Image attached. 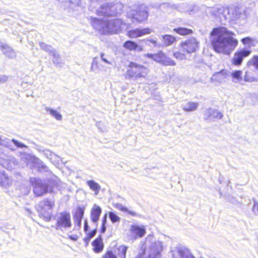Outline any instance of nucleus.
Listing matches in <instances>:
<instances>
[{
  "label": "nucleus",
  "mask_w": 258,
  "mask_h": 258,
  "mask_svg": "<svg viewBox=\"0 0 258 258\" xmlns=\"http://www.w3.org/2000/svg\"><path fill=\"white\" fill-rule=\"evenodd\" d=\"M235 36L225 27L214 28L210 33L211 47L217 53L228 55L238 45Z\"/></svg>",
  "instance_id": "f257e3e1"
},
{
  "label": "nucleus",
  "mask_w": 258,
  "mask_h": 258,
  "mask_svg": "<svg viewBox=\"0 0 258 258\" xmlns=\"http://www.w3.org/2000/svg\"><path fill=\"white\" fill-rule=\"evenodd\" d=\"M55 202L54 198H44L40 202L37 209L39 217L46 222L53 219V211Z\"/></svg>",
  "instance_id": "f03ea898"
},
{
  "label": "nucleus",
  "mask_w": 258,
  "mask_h": 258,
  "mask_svg": "<svg viewBox=\"0 0 258 258\" xmlns=\"http://www.w3.org/2000/svg\"><path fill=\"white\" fill-rule=\"evenodd\" d=\"M149 72V69L141 64L131 61L125 74L126 79L134 78L135 79L146 78Z\"/></svg>",
  "instance_id": "7ed1b4c3"
},
{
  "label": "nucleus",
  "mask_w": 258,
  "mask_h": 258,
  "mask_svg": "<svg viewBox=\"0 0 258 258\" xmlns=\"http://www.w3.org/2000/svg\"><path fill=\"white\" fill-rule=\"evenodd\" d=\"M73 225L71 214L69 212L63 211L60 212L55 221L54 228L57 230H67Z\"/></svg>",
  "instance_id": "20e7f679"
},
{
  "label": "nucleus",
  "mask_w": 258,
  "mask_h": 258,
  "mask_svg": "<svg viewBox=\"0 0 258 258\" xmlns=\"http://www.w3.org/2000/svg\"><path fill=\"white\" fill-rule=\"evenodd\" d=\"M148 57L163 66L172 67L176 65V62L166 53L160 50L153 54H150Z\"/></svg>",
  "instance_id": "39448f33"
},
{
  "label": "nucleus",
  "mask_w": 258,
  "mask_h": 258,
  "mask_svg": "<svg viewBox=\"0 0 258 258\" xmlns=\"http://www.w3.org/2000/svg\"><path fill=\"white\" fill-rule=\"evenodd\" d=\"M128 247L124 244L116 245L114 250L107 249L102 255V258H126Z\"/></svg>",
  "instance_id": "423d86ee"
},
{
  "label": "nucleus",
  "mask_w": 258,
  "mask_h": 258,
  "mask_svg": "<svg viewBox=\"0 0 258 258\" xmlns=\"http://www.w3.org/2000/svg\"><path fill=\"white\" fill-rule=\"evenodd\" d=\"M179 47L184 52L191 54L199 49V42L194 37L189 38L181 42Z\"/></svg>",
  "instance_id": "0eeeda50"
},
{
  "label": "nucleus",
  "mask_w": 258,
  "mask_h": 258,
  "mask_svg": "<svg viewBox=\"0 0 258 258\" xmlns=\"http://www.w3.org/2000/svg\"><path fill=\"white\" fill-rule=\"evenodd\" d=\"M55 186H57L56 183H53L49 188V185L46 183L36 182L33 187V192L36 197L42 196L47 192H53Z\"/></svg>",
  "instance_id": "6e6552de"
},
{
  "label": "nucleus",
  "mask_w": 258,
  "mask_h": 258,
  "mask_svg": "<svg viewBox=\"0 0 258 258\" xmlns=\"http://www.w3.org/2000/svg\"><path fill=\"white\" fill-rule=\"evenodd\" d=\"M85 207L84 206H77L73 213V217L75 227L73 231H79L81 226L82 220L83 218Z\"/></svg>",
  "instance_id": "1a4fd4ad"
},
{
  "label": "nucleus",
  "mask_w": 258,
  "mask_h": 258,
  "mask_svg": "<svg viewBox=\"0 0 258 258\" xmlns=\"http://www.w3.org/2000/svg\"><path fill=\"white\" fill-rule=\"evenodd\" d=\"M251 52V51L248 49H241L237 50L234 54V56L231 60L232 65L239 66L241 64L243 59L248 56Z\"/></svg>",
  "instance_id": "9d476101"
},
{
  "label": "nucleus",
  "mask_w": 258,
  "mask_h": 258,
  "mask_svg": "<svg viewBox=\"0 0 258 258\" xmlns=\"http://www.w3.org/2000/svg\"><path fill=\"white\" fill-rule=\"evenodd\" d=\"M152 32V30L148 27L144 28H137L128 30L126 33V35L130 38H136L149 34Z\"/></svg>",
  "instance_id": "9b49d317"
},
{
  "label": "nucleus",
  "mask_w": 258,
  "mask_h": 258,
  "mask_svg": "<svg viewBox=\"0 0 258 258\" xmlns=\"http://www.w3.org/2000/svg\"><path fill=\"white\" fill-rule=\"evenodd\" d=\"M223 117V114L217 110L209 108L204 113V119L205 120H217L220 119Z\"/></svg>",
  "instance_id": "f8f14e48"
},
{
  "label": "nucleus",
  "mask_w": 258,
  "mask_h": 258,
  "mask_svg": "<svg viewBox=\"0 0 258 258\" xmlns=\"http://www.w3.org/2000/svg\"><path fill=\"white\" fill-rule=\"evenodd\" d=\"M92 250L96 253L101 252L104 247L103 239L101 236H99L93 240L91 243Z\"/></svg>",
  "instance_id": "ddd939ff"
},
{
  "label": "nucleus",
  "mask_w": 258,
  "mask_h": 258,
  "mask_svg": "<svg viewBox=\"0 0 258 258\" xmlns=\"http://www.w3.org/2000/svg\"><path fill=\"white\" fill-rule=\"evenodd\" d=\"M130 232L135 239L142 237L146 233L144 226L141 227L136 225H132L130 227Z\"/></svg>",
  "instance_id": "4468645a"
},
{
  "label": "nucleus",
  "mask_w": 258,
  "mask_h": 258,
  "mask_svg": "<svg viewBox=\"0 0 258 258\" xmlns=\"http://www.w3.org/2000/svg\"><path fill=\"white\" fill-rule=\"evenodd\" d=\"M123 47L130 51H142L143 48L132 40H127L123 44Z\"/></svg>",
  "instance_id": "2eb2a0df"
},
{
  "label": "nucleus",
  "mask_w": 258,
  "mask_h": 258,
  "mask_svg": "<svg viewBox=\"0 0 258 258\" xmlns=\"http://www.w3.org/2000/svg\"><path fill=\"white\" fill-rule=\"evenodd\" d=\"M133 17L138 22L146 21L148 17V13L145 10L140 9L136 11L133 15Z\"/></svg>",
  "instance_id": "dca6fc26"
},
{
  "label": "nucleus",
  "mask_w": 258,
  "mask_h": 258,
  "mask_svg": "<svg viewBox=\"0 0 258 258\" xmlns=\"http://www.w3.org/2000/svg\"><path fill=\"white\" fill-rule=\"evenodd\" d=\"M228 76V73L224 69L214 74L211 78V80L213 82H222L225 81Z\"/></svg>",
  "instance_id": "f3484780"
},
{
  "label": "nucleus",
  "mask_w": 258,
  "mask_h": 258,
  "mask_svg": "<svg viewBox=\"0 0 258 258\" xmlns=\"http://www.w3.org/2000/svg\"><path fill=\"white\" fill-rule=\"evenodd\" d=\"M101 212L102 210L101 208L97 205H94L91 211L90 217L91 221L97 223L99 219Z\"/></svg>",
  "instance_id": "a211bd4d"
},
{
  "label": "nucleus",
  "mask_w": 258,
  "mask_h": 258,
  "mask_svg": "<svg viewBox=\"0 0 258 258\" xmlns=\"http://www.w3.org/2000/svg\"><path fill=\"white\" fill-rule=\"evenodd\" d=\"M161 40L165 46H170L177 41L176 37L170 34H164L161 36Z\"/></svg>",
  "instance_id": "6ab92c4d"
},
{
  "label": "nucleus",
  "mask_w": 258,
  "mask_h": 258,
  "mask_svg": "<svg viewBox=\"0 0 258 258\" xmlns=\"http://www.w3.org/2000/svg\"><path fill=\"white\" fill-rule=\"evenodd\" d=\"M173 31L181 36L191 35L194 33L191 29L182 27L175 28L173 29Z\"/></svg>",
  "instance_id": "aec40b11"
},
{
  "label": "nucleus",
  "mask_w": 258,
  "mask_h": 258,
  "mask_svg": "<svg viewBox=\"0 0 258 258\" xmlns=\"http://www.w3.org/2000/svg\"><path fill=\"white\" fill-rule=\"evenodd\" d=\"M161 252L160 250L154 246H151L149 248V253L147 258H160Z\"/></svg>",
  "instance_id": "412c9836"
},
{
  "label": "nucleus",
  "mask_w": 258,
  "mask_h": 258,
  "mask_svg": "<svg viewBox=\"0 0 258 258\" xmlns=\"http://www.w3.org/2000/svg\"><path fill=\"white\" fill-rule=\"evenodd\" d=\"M1 50H2L4 54L9 58H13L15 56V52L14 49L9 46H2Z\"/></svg>",
  "instance_id": "4be33fe9"
},
{
  "label": "nucleus",
  "mask_w": 258,
  "mask_h": 258,
  "mask_svg": "<svg viewBox=\"0 0 258 258\" xmlns=\"http://www.w3.org/2000/svg\"><path fill=\"white\" fill-rule=\"evenodd\" d=\"M11 184L9 177L4 172H0V185L6 187Z\"/></svg>",
  "instance_id": "5701e85b"
},
{
  "label": "nucleus",
  "mask_w": 258,
  "mask_h": 258,
  "mask_svg": "<svg viewBox=\"0 0 258 258\" xmlns=\"http://www.w3.org/2000/svg\"><path fill=\"white\" fill-rule=\"evenodd\" d=\"M114 207L116 209H118L120 211L127 213L128 215L132 216H137V214L135 211H130L127 209L126 207L122 206L121 204L118 203H116L113 204Z\"/></svg>",
  "instance_id": "b1692460"
},
{
  "label": "nucleus",
  "mask_w": 258,
  "mask_h": 258,
  "mask_svg": "<svg viewBox=\"0 0 258 258\" xmlns=\"http://www.w3.org/2000/svg\"><path fill=\"white\" fill-rule=\"evenodd\" d=\"M180 258H195L190 250L185 248H181L178 250Z\"/></svg>",
  "instance_id": "393cba45"
},
{
  "label": "nucleus",
  "mask_w": 258,
  "mask_h": 258,
  "mask_svg": "<svg viewBox=\"0 0 258 258\" xmlns=\"http://www.w3.org/2000/svg\"><path fill=\"white\" fill-rule=\"evenodd\" d=\"M86 183L90 188L94 191L96 195H97L101 188L100 185L92 180H88Z\"/></svg>",
  "instance_id": "a878e982"
},
{
  "label": "nucleus",
  "mask_w": 258,
  "mask_h": 258,
  "mask_svg": "<svg viewBox=\"0 0 258 258\" xmlns=\"http://www.w3.org/2000/svg\"><path fill=\"white\" fill-rule=\"evenodd\" d=\"M198 106V103L196 102H188L183 107V110L185 111L189 112L196 110Z\"/></svg>",
  "instance_id": "bb28decb"
},
{
  "label": "nucleus",
  "mask_w": 258,
  "mask_h": 258,
  "mask_svg": "<svg viewBox=\"0 0 258 258\" xmlns=\"http://www.w3.org/2000/svg\"><path fill=\"white\" fill-rule=\"evenodd\" d=\"M248 66H253L256 70H258V56H253L247 62Z\"/></svg>",
  "instance_id": "cd10ccee"
},
{
  "label": "nucleus",
  "mask_w": 258,
  "mask_h": 258,
  "mask_svg": "<svg viewBox=\"0 0 258 258\" xmlns=\"http://www.w3.org/2000/svg\"><path fill=\"white\" fill-rule=\"evenodd\" d=\"M46 110L57 120H60L62 119V115L57 111L49 108H46Z\"/></svg>",
  "instance_id": "c85d7f7f"
},
{
  "label": "nucleus",
  "mask_w": 258,
  "mask_h": 258,
  "mask_svg": "<svg viewBox=\"0 0 258 258\" xmlns=\"http://www.w3.org/2000/svg\"><path fill=\"white\" fill-rule=\"evenodd\" d=\"M231 76L233 79L240 81L242 80V71L241 70L235 71L231 73Z\"/></svg>",
  "instance_id": "c756f323"
},
{
  "label": "nucleus",
  "mask_w": 258,
  "mask_h": 258,
  "mask_svg": "<svg viewBox=\"0 0 258 258\" xmlns=\"http://www.w3.org/2000/svg\"><path fill=\"white\" fill-rule=\"evenodd\" d=\"M241 41L243 45H248L254 46L255 45L254 40L249 37H246L241 39Z\"/></svg>",
  "instance_id": "7c9ffc66"
},
{
  "label": "nucleus",
  "mask_w": 258,
  "mask_h": 258,
  "mask_svg": "<svg viewBox=\"0 0 258 258\" xmlns=\"http://www.w3.org/2000/svg\"><path fill=\"white\" fill-rule=\"evenodd\" d=\"M108 216L111 222L113 223L118 222L120 221V218L113 212H109Z\"/></svg>",
  "instance_id": "2f4dec72"
},
{
  "label": "nucleus",
  "mask_w": 258,
  "mask_h": 258,
  "mask_svg": "<svg viewBox=\"0 0 258 258\" xmlns=\"http://www.w3.org/2000/svg\"><path fill=\"white\" fill-rule=\"evenodd\" d=\"M185 53L183 51H176L173 52V55L177 59L182 60L186 58Z\"/></svg>",
  "instance_id": "473e14b6"
},
{
  "label": "nucleus",
  "mask_w": 258,
  "mask_h": 258,
  "mask_svg": "<svg viewBox=\"0 0 258 258\" xmlns=\"http://www.w3.org/2000/svg\"><path fill=\"white\" fill-rule=\"evenodd\" d=\"M146 254V246H142L140 247L139 253L135 256V258H144Z\"/></svg>",
  "instance_id": "72a5a7b5"
},
{
  "label": "nucleus",
  "mask_w": 258,
  "mask_h": 258,
  "mask_svg": "<svg viewBox=\"0 0 258 258\" xmlns=\"http://www.w3.org/2000/svg\"><path fill=\"white\" fill-rule=\"evenodd\" d=\"M250 72H248V71L245 72L244 78V80L246 82H252V81H254L256 80L255 78L253 76H250Z\"/></svg>",
  "instance_id": "f704fd0d"
},
{
  "label": "nucleus",
  "mask_w": 258,
  "mask_h": 258,
  "mask_svg": "<svg viewBox=\"0 0 258 258\" xmlns=\"http://www.w3.org/2000/svg\"><path fill=\"white\" fill-rule=\"evenodd\" d=\"M68 238L73 241H76L78 239L79 236L76 234H69Z\"/></svg>",
  "instance_id": "c9c22d12"
},
{
  "label": "nucleus",
  "mask_w": 258,
  "mask_h": 258,
  "mask_svg": "<svg viewBox=\"0 0 258 258\" xmlns=\"http://www.w3.org/2000/svg\"><path fill=\"white\" fill-rule=\"evenodd\" d=\"M252 210L255 215H258V203H254Z\"/></svg>",
  "instance_id": "e433bc0d"
},
{
  "label": "nucleus",
  "mask_w": 258,
  "mask_h": 258,
  "mask_svg": "<svg viewBox=\"0 0 258 258\" xmlns=\"http://www.w3.org/2000/svg\"><path fill=\"white\" fill-rule=\"evenodd\" d=\"M96 233V229H94L92 230L91 232H89L87 233V236L89 237L90 238H92L93 237L95 236Z\"/></svg>",
  "instance_id": "4c0bfd02"
},
{
  "label": "nucleus",
  "mask_w": 258,
  "mask_h": 258,
  "mask_svg": "<svg viewBox=\"0 0 258 258\" xmlns=\"http://www.w3.org/2000/svg\"><path fill=\"white\" fill-rule=\"evenodd\" d=\"M111 6L108 5H104L101 7V12H107L110 9Z\"/></svg>",
  "instance_id": "58836bf2"
},
{
  "label": "nucleus",
  "mask_w": 258,
  "mask_h": 258,
  "mask_svg": "<svg viewBox=\"0 0 258 258\" xmlns=\"http://www.w3.org/2000/svg\"><path fill=\"white\" fill-rule=\"evenodd\" d=\"M13 142L14 143V144L17 146V147H21V148H23V147H25V146L19 142L18 141H17V140H13Z\"/></svg>",
  "instance_id": "ea45409f"
},
{
  "label": "nucleus",
  "mask_w": 258,
  "mask_h": 258,
  "mask_svg": "<svg viewBox=\"0 0 258 258\" xmlns=\"http://www.w3.org/2000/svg\"><path fill=\"white\" fill-rule=\"evenodd\" d=\"M105 222H106V218L105 217L104 219V220L103 221L102 227H101V231L102 233H104L106 230V228L105 226Z\"/></svg>",
  "instance_id": "a19ab883"
},
{
  "label": "nucleus",
  "mask_w": 258,
  "mask_h": 258,
  "mask_svg": "<svg viewBox=\"0 0 258 258\" xmlns=\"http://www.w3.org/2000/svg\"><path fill=\"white\" fill-rule=\"evenodd\" d=\"M91 238H90L89 237L86 236V237H85L84 239H83V241L85 242L86 243V244L85 245L86 246H87L89 244V241L91 239Z\"/></svg>",
  "instance_id": "79ce46f5"
},
{
  "label": "nucleus",
  "mask_w": 258,
  "mask_h": 258,
  "mask_svg": "<svg viewBox=\"0 0 258 258\" xmlns=\"http://www.w3.org/2000/svg\"><path fill=\"white\" fill-rule=\"evenodd\" d=\"M88 228H89V226H88V222L86 220L84 222V231L85 232H87L88 230Z\"/></svg>",
  "instance_id": "37998d69"
},
{
  "label": "nucleus",
  "mask_w": 258,
  "mask_h": 258,
  "mask_svg": "<svg viewBox=\"0 0 258 258\" xmlns=\"http://www.w3.org/2000/svg\"><path fill=\"white\" fill-rule=\"evenodd\" d=\"M148 41H149L151 43H152V44H153L154 45H157V41H156L154 39H150V40H148Z\"/></svg>",
  "instance_id": "c03bdc74"
},
{
  "label": "nucleus",
  "mask_w": 258,
  "mask_h": 258,
  "mask_svg": "<svg viewBox=\"0 0 258 258\" xmlns=\"http://www.w3.org/2000/svg\"><path fill=\"white\" fill-rule=\"evenodd\" d=\"M91 20L92 21H93V22H98L99 20L98 19H97V18H91Z\"/></svg>",
  "instance_id": "a18cd8bd"
},
{
  "label": "nucleus",
  "mask_w": 258,
  "mask_h": 258,
  "mask_svg": "<svg viewBox=\"0 0 258 258\" xmlns=\"http://www.w3.org/2000/svg\"><path fill=\"white\" fill-rule=\"evenodd\" d=\"M106 15L110 16V14H106Z\"/></svg>",
  "instance_id": "49530a36"
}]
</instances>
